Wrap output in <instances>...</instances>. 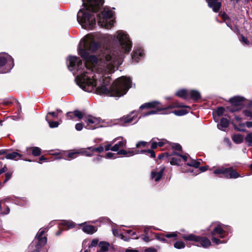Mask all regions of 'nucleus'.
<instances>
[{
	"label": "nucleus",
	"mask_w": 252,
	"mask_h": 252,
	"mask_svg": "<svg viewBox=\"0 0 252 252\" xmlns=\"http://www.w3.org/2000/svg\"><path fill=\"white\" fill-rule=\"evenodd\" d=\"M46 120L47 121V122L49 124V126L51 128H55L59 126V123L58 122L55 121H51L49 120V118L48 116H46Z\"/></svg>",
	"instance_id": "nucleus-30"
},
{
	"label": "nucleus",
	"mask_w": 252,
	"mask_h": 252,
	"mask_svg": "<svg viewBox=\"0 0 252 252\" xmlns=\"http://www.w3.org/2000/svg\"><path fill=\"white\" fill-rule=\"evenodd\" d=\"M164 168L161 169L159 172L155 170L151 172V177L153 179H155V181H158L162 177Z\"/></svg>",
	"instance_id": "nucleus-17"
},
{
	"label": "nucleus",
	"mask_w": 252,
	"mask_h": 252,
	"mask_svg": "<svg viewBox=\"0 0 252 252\" xmlns=\"http://www.w3.org/2000/svg\"><path fill=\"white\" fill-rule=\"evenodd\" d=\"M189 95H190V98L194 100H197L200 98V94L197 91L191 90L189 91Z\"/></svg>",
	"instance_id": "nucleus-25"
},
{
	"label": "nucleus",
	"mask_w": 252,
	"mask_h": 252,
	"mask_svg": "<svg viewBox=\"0 0 252 252\" xmlns=\"http://www.w3.org/2000/svg\"><path fill=\"white\" fill-rule=\"evenodd\" d=\"M157 238L158 240H159L160 241H161L162 242H166V239L165 238H164V237H160V236H157Z\"/></svg>",
	"instance_id": "nucleus-59"
},
{
	"label": "nucleus",
	"mask_w": 252,
	"mask_h": 252,
	"mask_svg": "<svg viewBox=\"0 0 252 252\" xmlns=\"http://www.w3.org/2000/svg\"><path fill=\"white\" fill-rule=\"evenodd\" d=\"M48 115H51L52 117H54L56 118H58V113H57L55 112H49L48 113L47 116H48Z\"/></svg>",
	"instance_id": "nucleus-49"
},
{
	"label": "nucleus",
	"mask_w": 252,
	"mask_h": 252,
	"mask_svg": "<svg viewBox=\"0 0 252 252\" xmlns=\"http://www.w3.org/2000/svg\"><path fill=\"white\" fill-rule=\"evenodd\" d=\"M183 238L185 240L192 241L195 243H199L200 245L205 248H208L211 245V242L206 237H200L193 234L184 235Z\"/></svg>",
	"instance_id": "nucleus-7"
},
{
	"label": "nucleus",
	"mask_w": 252,
	"mask_h": 252,
	"mask_svg": "<svg viewBox=\"0 0 252 252\" xmlns=\"http://www.w3.org/2000/svg\"><path fill=\"white\" fill-rule=\"evenodd\" d=\"M109 246V243L106 242L102 241L99 243V247L100 248L101 251L103 252L107 251Z\"/></svg>",
	"instance_id": "nucleus-27"
},
{
	"label": "nucleus",
	"mask_w": 252,
	"mask_h": 252,
	"mask_svg": "<svg viewBox=\"0 0 252 252\" xmlns=\"http://www.w3.org/2000/svg\"><path fill=\"white\" fill-rule=\"evenodd\" d=\"M183 104L180 103L178 102H175L171 104L170 106L168 107V108H178V107H185Z\"/></svg>",
	"instance_id": "nucleus-35"
},
{
	"label": "nucleus",
	"mask_w": 252,
	"mask_h": 252,
	"mask_svg": "<svg viewBox=\"0 0 252 252\" xmlns=\"http://www.w3.org/2000/svg\"><path fill=\"white\" fill-rule=\"evenodd\" d=\"M83 154L88 157H92L93 155L92 154H89L88 151L85 150H74L67 153H62L60 157L57 158L56 159L64 158L66 160H71L77 158L79 155Z\"/></svg>",
	"instance_id": "nucleus-6"
},
{
	"label": "nucleus",
	"mask_w": 252,
	"mask_h": 252,
	"mask_svg": "<svg viewBox=\"0 0 252 252\" xmlns=\"http://www.w3.org/2000/svg\"><path fill=\"white\" fill-rule=\"evenodd\" d=\"M126 252H138V251L134 249H127L126 250Z\"/></svg>",
	"instance_id": "nucleus-63"
},
{
	"label": "nucleus",
	"mask_w": 252,
	"mask_h": 252,
	"mask_svg": "<svg viewBox=\"0 0 252 252\" xmlns=\"http://www.w3.org/2000/svg\"><path fill=\"white\" fill-rule=\"evenodd\" d=\"M73 112L75 117L77 118L78 120H80L82 119H84V115L81 111L79 110H75Z\"/></svg>",
	"instance_id": "nucleus-34"
},
{
	"label": "nucleus",
	"mask_w": 252,
	"mask_h": 252,
	"mask_svg": "<svg viewBox=\"0 0 252 252\" xmlns=\"http://www.w3.org/2000/svg\"><path fill=\"white\" fill-rule=\"evenodd\" d=\"M113 15L112 10L108 8H104L103 10L98 15V24L101 27L110 29L114 24Z\"/></svg>",
	"instance_id": "nucleus-3"
},
{
	"label": "nucleus",
	"mask_w": 252,
	"mask_h": 252,
	"mask_svg": "<svg viewBox=\"0 0 252 252\" xmlns=\"http://www.w3.org/2000/svg\"><path fill=\"white\" fill-rule=\"evenodd\" d=\"M75 129L77 130V131H80L81 130L83 127H84V125L83 124V123H77L75 125Z\"/></svg>",
	"instance_id": "nucleus-40"
},
{
	"label": "nucleus",
	"mask_w": 252,
	"mask_h": 252,
	"mask_svg": "<svg viewBox=\"0 0 252 252\" xmlns=\"http://www.w3.org/2000/svg\"><path fill=\"white\" fill-rule=\"evenodd\" d=\"M243 98L239 96H234L229 99L230 102L234 106L243 107Z\"/></svg>",
	"instance_id": "nucleus-13"
},
{
	"label": "nucleus",
	"mask_w": 252,
	"mask_h": 252,
	"mask_svg": "<svg viewBox=\"0 0 252 252\" xmlns=\"http://www.w3.org/2000/svg\"><path fill=\"white\" fill-rule=\"evenodd\" d=\"M86 123L85 127L88 129H94L100 127L105 126L104 122L100 118L94 117L91 115L86 116L84 118Z\"/></svg>",
	"instance_id": "nucleus-4"
},
{
	"label": "nucleus",
	"mask_w": 252,
	"mask_h": 252,
	"mask_svg": "<svg viewBox=\"0 0 252 252\" xmlns=\"http://www.w3.org/2000/svg\"><path fill=\"white\" fill-rule=\"evenodd\" d=\"M224 109L223 107H219L216 110V114L218 116H221L224 113Z\"/></svg>",
	"instance_id": "nucleus-38"
},
{
	"label": "nucleus",
	"mask_w": 252,
	"mask_h": 252,
	"mask_svg": "<svg viewBox=\"0 0 252 252\" xmlns=\"http://www.w3.org/2000/svg\"><path fill=\"white\" fill-rule=\"evenodd\" d=\"M245 125L248 128L252 127V122H246Z\"/></svg>",
	"instance_id": "nucleus-57"
},
{
	"label": "nucleus",
	"mask_w": 252,
	"mask_h": 252,
	"mask_svg": "<svg viewBox=\"0 0 252 252\" xmlns=\"http://www.w3.org/2000/svg\"><path fill=\"white\" fill-rule=\"evenodd\" d=\"M178 233L177 232H173L167 233L165 234V236L168 238L176 237L178 236Z\"/></svg>",
	"instance_id": "nucleus-37"
},
{
	"label": "nucleus",
	"mask_w": 252,
	"mask_h": 252,
	"mask_svg": "<svg viewBox=\"0 0 252 252\" xmlns=\"http://www.w3.org/2000/svg\"><path fill=\"white\" fill-rule=\"evenodd\" d=\"M12 174L10 172H7L5 174V179L4 181V183L6 182L11 177Z\"/></svg>",
	"instance_id": "nucleus-47"
},
{
	"label": "nucleus",
	"mask_w": 252,
	"mask_h": 252,
	"mask_svg": "<svg viewBox=\"0 0 252 252\" xmlns=\"http://www.w3.org/2000/svg\"><path fill=\"white\" fill-rule=\"evenodd\" d=\"M14 66L12 58L7 54L0 55V73L9 72Z\"/></svg>",
	"instance_id": "nucleus-5"
},
{
	"label": "nucleus",
	"mask_w": 252,
	"mask_h": 252,
	"mask_svg": "<svg viewBox=\"0 0 252 252\" xmlns=\"http://www.w3.org/2000/svg\"><path fill=\"white\" fill-rule=\"evenodd\" d=\"M168 156V154L167 153H163L158 156V158L161 159L162 158H164L165 157L167 158Z\"/></svg>",
	"instance_id": "nucleus-53"
},
{
	"label": "nucleus",
	"mask_w": 252,
	"mask_h": 252,
	"mask_svg": "<svg viewBox=\"0 0 252 252\" xmlns=\"http://www.w3.org/2000/svg\"><path fill=\"white\" fill-rule=\"evenodd\" d=\"M133 114V112H132L129 115H128L126 116H124L123 118H122L120 120H119L120 122V124L123 125L124 124L132 123L135 118L134 116H132Z\"/></svg>",
	"instance_id": "nucleus-12"
},
{
	"label": "nucleus",
	"mask_w": 252,
	"mask_h": 252,
	"mask_svg": "<svg viewBox=\"0 0 252 252\" xmlns=\"http://www.w3.org/2000/svg\"><path fill=\"white\" fill-rule=\"evenodd\" d=\"M82 229L84 232L89 234H92L97 231L95 226L90 225H84Z\"/></svg>",
	"instance_id": "nucleus-15"
},
{
	"label": "nucleus",
	"mask_w": 252,
	"mask_h": 252,
	"mask_svg": "<svg viewBox=\"0 0 252 252\" xmlns=\"http://www.w3.org/2000/svg\"><path fill=\"white\" fill-rule=\"evenodd\" d=\"M66 117L68 120H74L75 116L74 115V112H67L66 114Z\"/></svg>",
	"instance_id": "nucleus-36"
},
{
	"label": "nucleus",
	"mask_w": 252,
	"mask_h": 252,
	"mask_svg": "<svg viewBox=\"0 0 252 252\" xmlns=\"http://www.w3.org/2000/svg\"><path fill=\"white\" fill-rule=\"evenodd\" d=\"M206 1L209 6L212 8L214 12H217L219 11L221 7L220 2L218 1L217 0H206Z\"/></svg>",
	"instance_id": "nucleus-11"
},
{
	"label": "nucleus",
	"mask_w": 252,
	"mask_h": 252,
	"mask_svg": "<svg viewBox=\"0 0 252 252\" xmlns=\"http://www.w3.org/2000/svg\"><path fill=\"white\" fill-rule=\"evenodd\" d=\"M98 242V240L97 239H93L91 243L89 246V247H95L97 245Z\"/></svg>",
	"instance_id": "nucleus-43"
},
{
	"label": "nucleus",
	"mask_w": 252,
	"mask_h": 252,
	"mask_svg": "<svg viewBox=\"0 0 252 252\" xmlns=\"http://www.w3.org/2000/svg\"><path fill=\"white\" fill-rule=\"evenodd\" d=\"M63 224L66 225L68 228H72L74 226L73 223L70 221H64Z\"/></svg>",
	"instance_id": "nucleus-45"
},
{
	"label": "nucleus",
	"mask_w": 252,
	"mask_h": 252,
	"mask_svg": "<svg viewBox=\"0 0 252 252\" xmlns=\"http://www.w3.org/2000/svg\"><path fill=\"white\" fill-rule=\"evenodd\" d=\"M118 146H119V148L120 149L121 148H123L125 146L126 144V140H123L122 141L119 142L117 144Z\"/></svg>",
	"instance_id": "nucleus-44"
},
{
	"label": "nucleus",
	"mask_w": 252,
	"mask_h": 252,
	"mask_svg": "<svg viewBox=\"0 0 252 252\" xmlns=\"http://www.w3.org/2000/svg\"><path fill=\"white\" fill-rule=\"evenodd\" d=\"M42 161H47V159L46 158H45L44 156H41L40 158H39V161L38 162L39 163H42Z\"/></svg>",
	"instance_id": "nucleus-54"
},
{
	"label": "nucleus",
	"mask_w": 252,
	"mask_h": 252,
	"mask_svg": "<svg viewBox=\"0 0 252 252\" xmlns=\"http://www.w3.org/2000/svg\"><path fill=\"white\" fill-rule=\"evenodd\" d=\"M89 150V152L88 151L89 154L93 155L94 152L101 153L104 150V148L102 146H99L97 147H90L88 148ZM93 155H92L93 156Z\"/></svg>",
	"instance_id": "nucleus-21"
},
{
	"label": "nucleus",
	"mask_w": 252,
	"mask_h": 252,
	"mask_svg": "<svg viewBox=\"0 0 252 252\" xmlns=\"http://www.w3.org/2000/svg\"><path fill=\"white\" fill-rule=\"evenodd\" d=\"M212 240L213 242H215L216 244H218V245L219 244L222 243L226 242L221 241L220 239L216 238L214 237V236H212Z\"/></svg>",
	"instance_id": "nucleus-42"
},
{
	"label": "nucleus",
	"mask_w": 252,
	"mask_h": 252,
	"mask_svg": "<svg viewBox=\"0 0 252 252\" xmlns=\"http://www.w3.org/2000/svg\"><path fill=\"white\" fill-rule=\"evenodd\" d=\"M158 146L161 147H163L164 145V144H165L167 143V141L163 140L162 141L158 142Z\"/></svg>",
	"instance_id": "nucleus-51"
},
{
	"label": "nucleus",
	"mask_w": 252,
	"mask_h": 252,
	"mask_svg": "<svg viewBox=\"0 0 252 252\" xmlns=\"http://www.w3.org/2000/svg\"><path fill=\"white\" fill-rule=\"evenodd\" d=\"M212 226L214 227L213 230L211 232V235L214 236L216 235H219L220 237L223 238L224 236L225 231L224 228L225 225L220 223L219 222L213 223Z\"/></svg>",
	"instance_id": "nucleus-8"
},
{
	"label": "nucleus",
	"mask_w": 252,
	"mask_h": 252,
	"mask_svg": "<svg viewBox=\"0 0 252 252\" xmlns=\"http://www.w3.org/2000/svg\"><path fill=\"white\" fill-rule=\"evenodd\" d=\"M245 141L249 146H252V132L247 134L245 138Z\"/></svg>",
	"instance_id": "nucleus-32"
},
{
	"label": "nucleus",
	"mask_w": 252,
	"mask_h": 252,
	"mask_svg": "<svg viewBox=\"0 0 252 252\" xmlns=\"http://www.w3.org/2000/svg\"><path fill=\"white\" fill-rule=\"evenodd\" d=\"M172 147L173 149H174L176 150L180 151L182 149V147H181V145H180L178 144L174 143L172 144Z\"/></svg>",
	"instance_id": "nucleus-41"
},
{
	"label": "nucleus",
	"mask_w": 252,
	"mask_h": 252,
	"mask_svg": "<svg viewBox=\"0 0 252 252\" xmlns=\"http://www.w3.org/2000/svg\"><path fill=\"white\" fill-rule=\"evenodd\" d=\"M176 95L183 98L187 99L189 96V91L186 90H179L176 93Z\"/></svg>",
	"instance_id": "nucleus-24"
},
{
	"label": "nucleus",
	"mask_w": 252,
	"mask_h": 252,
	"mask_svg": "<svg viewBox=\"0 0 252 252\" xmlns=\"http://www.w3.org/2000/svg\"><path fill=\"white\" fill-rule=\"evenodd\" d=\"M113 235L116 237H120V234H119L118 231L117 229H113L112 230Z\"/></svg>",
	"instance_id": "nucleus-52"
},
{
	"label": "nucleus",
	"mask_w": 252,
	"mask_h": 252,
	"mask_svg": "<svg viewBox=\"0 0 252 252\" xmlns=\"http://www.w3.org/2000/svg\"><path fill=\"white\" fill-rule=\"evenodd\" d=\"M22 155L17 153V152H13L11 153H8L6 155L5 158L8 159H13V160H18L22 158Z\"/></svg>",
	"instance_id": "nucleus-16"
},
{
	"label": "nucleus",
	"mask_w": 252,
	"mask_h": 252,
	"mask_svg": "<svg viewBox=\"0 0 252 252\" xmlns=\"http://www.w3.org/2000/svg\"><path fill=\"white\" fill-rule=\"evenodd\" d=\"M143 56V51L141 49H138L136 50H134L133 51V53L132 55V59L133 60L135 61L136 62H138L139 57H142Z\"/></svg>",
	"instance_id": "nucleus-20"
},
{
	"label": "nucleus",
	"mask_w": 252,
	"mask_h": 252,
	"mask_svg": "<svg viewBox=\"0 0 252 252\" xmlns=\"http://www.w3.org/2000/svg\"><path fill=\"white\" fill-rule=\"evenodd\" d=\"M119 149H120V148H119V146H118V145L117 144H116L115 145L112 146L111 148V151H115V152L119 151Z\"/></svg>",
	"instance_id": "nucleus-48"
},
{
	"label": "nucleus",
	"mask_w": 252,
	"mask_h": 252,
	"mask_svg": "<svg viewBox=\"0 0 252 252\" xmlns=\"http://www.w3.org/2000/svg\"><path fill=\"white\" fill-rule=\"evenodd\" d=\"M111 146H112V144H109L106 145L105 146V151H109V150H111V148L112 147Z\"/></svg>",
	"instance_id": "nucleus-60"
},
{
	"label": "nucleus",
	"mask_w": 252,
	"mask_h": 252,
	"mask_svg": "<svg viewBox=\"0 0 252 252\" xmlns=\"http://www.w3.org/2000/svg\"><path fill=\"white\" fill-rule=\"evenodd\" d=\"M243 114L248 117H250L252 119V111L249 110H244L243 111Z\"/></svg>",
	"instance_id": "nucleus-39"
},
{
	"label": "nucleus",
	"mask_w": 252,
	"mask_h": 252,
	"mask_svg": "<svg viewBox=\"0 0 252 252\" xmlns=\"http://www.w3.org/2000/svg\"><path fill=\"white\" fill-rule=\"evenodd\" d=\"M32 149V154L34 156H38L41 154V150L37 147H34L32 148H27V150Z\"/></svg>",
	"instance_id": "nucleus-29"
},
{
	"label": "nucleus",
	"mask_w": 252,
	"mask_h": 252,
	"mask_svg": "<svg viewBox=\"0 0 252 252\" xmlns=\"http://www.w3.org/2000/svg\"><path fill=\"white\" fill-rule=\"evenodd\" d=\"M158 146V143L156 141H153L152 143L151 148L152 149H155Z\"/></svg>",
	"instance_id": "nucleus-55"
},
{
	"label": "nucleus",
	"mask_w": 252,
	"mask_h": 252,
	"mask_svg": "<svg viewBox=\"0 0 252 252\" xmlns=\"http://www.w3.org/2000/svg\"><path fill=\"white\" fill-rule=\"evenodd\" d=\"M159 104V102L158 101H152L150 102H148L142 105L140 107V108L141 109H143L144 108H155L158 106Z\"/></svg>",
	"instance_id": "nucleus-18"
},
{
	"label": "nucleus",
	"mask_w": 252,
	"mask_h": 252,
	"mask_svg": "<svg viewBox=\"0 0 252 252\" xmlns=\"http://www.w3.org/2000/svg\"><path fill=\"white\" fill-rule=\"evenodd\" d=\"M144 252H156V250L154 248H149L145 250Z\"/></svg>",
	"instance_id": "nucleus-61"
},
{
	"label": "nucleus",
	"mask_w": 252,
	"mask_h": 252,
	"mask_svg": "<svg viewBox=\"0 0 252 252\" xmlns=\"http://www.w3.org/2000/svg\"><path fill=\"white\" fill-rule=\"evenodd\" d=\"M229 125V121L226 118H222L220 123L218 125V127L221 130H224V128L228 127Z\"/></svg>",
	"instance_id": "nucleus-19"
},
{
	"label": "nucleus",
	"mask_w": 252,
	"mask_h": 252,
	"mask_svg": "<svg viewBox=\"0 0 252 252\" xmlns=\"http://www.w3.org/2000/svg\"><path fill=\"white\" fill-rule=\"evenodd\" d=\"M114 156V154H113L112 153L109 152L106 154V155L105 156V158H113Z\"/></svg>",
	"instance_id": "nucleus-50"
},
{
	"label": "nucleus",
	"mask_w": 252,
	"mask_h": 252,
	"mask_svg": "<svg viewBox=\"0 0 252 252\" xmlns=\"http://www.w3.org/2000/svg\"><path fill=\"white\" fill-rule=\"evenodd\" d=\"M136 150L133 151V150H128V151H126L124 150H121L118 151V154L119 155H123L124 156H126L127 157L132 156L134 155L137 153V152H136Z\"/></svg>",
	"instance_id": "nucleus-23"
},
{
	"label": "nucleus",
	"mask_w": 252,
	"mask_h": 252,
	"mask_svg": "<svg viewBox=\"0 0 252 252\" xmlns=\"http://www.w3.org/2000/svg\"><path fill=\"white\" fill-rule=\"evenodd\" d=\"M227 171H228L227 170V168L221 167L218 168L214 170V173L217 175H221L220 177L225 178V175H226Z\"/></svg>",
	"instance_id": "nucleus-22"
},
{
	"label": "nucleus",
	"mask_w": 252,
	"mask_h": 252,
	"mask_svg": "<svg viewBox=\"0 0 252 252\" xmlns=\"http://www.w3.org/2000/svg\"><path fill=\"white\" fill-rule=\"evenodd\" d=\"M221 17L224 19V20H226V19H227L228 18V17L227 16V15L225 13H222L221 15Z\"/></svg>",
	"instance_id": "nucleus-64"
},
{
	"label": "nucleus",
	"mask_w": 252,
	"mask_h": 252,
	"mask_svg": "<svg viewBox=\"0 0 252 252\" xmlns=\"http://www.w3.org/2000/svg\"><path fill=\"white\" fill-rule=\"evenodd\" d=\"M120 237L122 240H123L125 241H129V238H127L122 234H120Z\"/></svg>",
	"instance_id": "nucleus-56"
},
{
	"label": "nucleus",
	"mask_w": 252,
	"mask_h": 252,
	"mask_svg": "<svg viewBox=\"0 0 252 252\" xmlns=\"http://www.w3.org/2000/svg\"><path fill=\"white\" fill-rule=\"evenodd\" d=\"M172 157L170 158V163L172 165H179L181 164L182 160L187 161L188 157L187 156H182L176 152H173Z\"/></svg>",
	"instance_id": "nucleus-9"
},
{
	"label": "nucleus",
	"mask_w": 252,
	"mask_h": 252,
	"mask_svg": "<svg viewBox=\"0 0 252 252\" xmlns=\"http://www.w3.org/2000/svg\"><path fill=\"white\" fill-rule=\"evenodd\" d=\"M45 229H40L35 237V239H37L38 241V245H44L47 242L46 238L42 236L44 233H45ZM38 247V246H37V247Z\"/></svg>",
	"instance_id": "nucleus-10"
},
{
	"label": "nucleus",
	"mask_w": 252,
	"mask_h": 252,
	"mask_svg": "<svg viewBox=\"0 0 252 252\" xmlns=\"http://www.w3.org/2000/svg\"><path fill=\"white\" fill-rule=\"evenodd\" d=\"M85 8L80 9L77 14L78 23L84 29H92L95 25L93 13L97 12L103 3V0H82Z\"/></svg>",
	"instance_id": "nucleus-2"
},
{
	"label": "nucleus",
	"mask_w": 252,
	"mask_h": 252,
	"mask_svg": "<svg viewBox=\"0 0 252 252\" xmlns=\"http://www.w3.org/2000/svg\"><path fill=\"white\" fill-rule=\"evenodd\" d=\"M174 246L178 249H183L185 247V244L183 242L178 241L174 243Z\"/></svg>",
	"instance_id": "nucleus-31"
},
{
	"label": "nucleus",
	"mask_w": 252,
	"mask_h": 252,
	"mask_svg": "<svg viewBox=\"0 0 252 252\" xmlns=\"http://www.w3.org/2000/svg\"><path fill=\"white\" fill-rule=\"evenodd\" d=\"M187 161V165L190 166H193L197 168L200 164V162L195 160L189 159L188 158Z\"/></svg>",
	"instance_id": "nucleus-26"
},
{
	"label": "nucleus",
	"mask_w": 252,
	"mask_h": 252,
	"mask_svg": "<svg viewBox=\"0 0 252 252\" xmlns=\"http://www.w3.org/2000/svg\"><path fill=\"white\" fill-rule=\"evenodd\" d=\"M102 158V156H98L96 158H95L94 160V161H99L101 160Z\"/></svg>",
	"instance_id": "nucleus-62"
},
{
	"label": "nucleus",
	"mask_w": 252,
	"mask_h": 252,
	"mask_svg": "<svg viewBox=\"0 0 252 252\" xmlns=\"http://www.w3.org/2000/svg\"><path fill=\"white\" fill-rule=\"evenodd\" d=\"M147 144V142L145 141H140L136 144V147L139 148L141 146L145 147Z\"/></svg>",
	"instance_id": "nucleus-46"
},
{
	"label": "nucleus",
	"mask_w": 252,
	"mask_h": 252,
	"mask_svg": "<svg viewBox=\"0 0 252 252\" xmlns=\"http://www.w3.org/2000/svg\"><path fill=\"white\" fill-rule=\"evenodd\" d=\"M173 113L177 116H183L188 113L187 110L185 109H181L178 110H175Z\"/></svg>",
	"instance_id": "nucleus-33"
},
{
	"label": "nucleus",
	"mask_w": 252,
	"mask_h": 252,
	"mask_svg": "<svg viewBox=\"0 0 252 252\" xmlns=\"http://www.w3.org/2000/svg\"><path fill=\"white\" fill-rule=\"evenodd\" d=\"M109 40L118 45L120 54L114 52L105 54L99 58L89 56V52L95 51L100 46L97 34H89L79 43L78 53L85 60L83 64L80 59L75 56H69L68 67L76 75L77 84L83 90L91 92L94 90L99 94L120 97L125 94L131 87L130 78L122 76L117 79L111 87L109 74L114 71L115 66L122 63V54L128 53L132 44L128 35L124 31H118L114 35H108Z\"/></svg>",
	"instance_id": "nucleus-1"
},
{
	"label": "nucleus",
	"mask_w": 252,
	"mask_h": 252,
	"mask_svg": "<svg viewBox=\"0 0 252 252\" xmlns=\"http://www.w3.org/2000/svg\"><path fill=\"white\" fill-rule=\"evenodd\" d=\"M227 170L228 171H226V178H237L240 177L239 174L232 168H227Z\"/></svg>",
	"instance_id": "nucleus-14"
},
{
	"label": "nucleus",
	"mask_w": 252,
	"mask_h": 252,
	"mask_svg": "<svg viewBox=\"0 0 252 252\" xmlns=\"http://www.w3.org/2000/svg\"><path fill=\"white\" fill-rule=\"evenodd\" d=\"M243 139H244L243 136L241 134H235L232 137V139H233V141L237 144H239V143H242L243 141Z\"/></svg>",
	"instance_id": "nucleus-28"
},
{
	"label": "nucleus",
	"mask_w": 252,
	"mask_h": 252,
	"mask_svg": "<svg viewBox=\"0 0 252 252\" xmlns=\"http://www.w3.org/2000/svg\"><path fill=\"white\" fill-rule=\"evenodd\" d=\"M147 152L151 154V157H152V158L155 157V156H156L155 153L153 151L149 150Z\"/></svg>",
	"instance_id": "nucleus-58"
}]
</instances>
